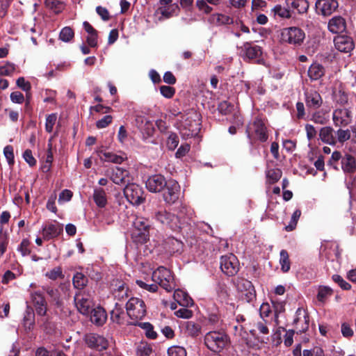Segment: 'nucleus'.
<instances>
[{"mask_svg": "<svg viewBox=\"0 0 356 356\" xmlns=\"http://www.w3.org/2000/svg\"><path fill=\"white\" fill-rule=\"evenodd\" d=\"M285 3L289 8L296 10L299 14L307 13L309 6L307 0H286Z\"/></svg>", "mask_w": 356, "mask_h": 356, "instance_id": "c756f323", "label": "nucleus"}, {"mask_svg": "<svg viewBox=\"0 0 356 356\" xmlns=\"http://www.w3.org/2000/svg\"><path fill=\"white\" fill-rule=\"evenodd\" d=\"M30 241L27 238H24L17 250L19 251L22 256H27L30 254L31 250L29 249Z\"/></svg>", "mask_w": 356, "mask_h": 356, "instance_id": "13d9d810", "label": "nucleus"}, {"mask_svg": "<svg viewBox=\"0 0 356 356\" xmlns=\"http://www.w3.org/2000/svg\"><path fill=\"white\" fill-rule=\"evenodd\" d=\"M332 289L328 286H320L317 294L318 301L324 302L326 299L332 295Z\"/></svg>", "mask_w": 356, "mask_h": 356, "instance_id": "49530a36", "label": "nucleus"}, {"mask_svg": "<svg viewBox=\"0 0 356 356\" xmlns=\"http://www.w3.org/2000/svg\"><path fill=\"white\" fill-rule=\"evenodd\" d=\"M305 102L309 108H318L323 104L321 95L316 90H309L305 92Z\"/></svg>", "mask_w": 356, "mask_h": 356, "instance_id": "b1692460", "label": "nucleus"}, {"mask_svg": "<svg viewBox=\"0 0 356 356\" xmlns=\"http://www.w3.org/2000/svg\"><path fill=\"white\" fill-rule=\"evenodd\" d=\"M246 134L250 140L254 135L261 142H265L268 140L267 128L264 122L259 118H256L248 125Z\"/></svg>", "mask_w": 356, "mask_h": 356, "instance_id": "1a4fd4ad", "label": "nucleus"}, {"mask_svg": "<svg viewBox=\"0 0 356 356\" xmlns=\"http://www.w3.org/2000/svg\"><path fill=\"white\" fill-rule=\"evenodd\" d=\"M305 38V32L296 26L284 28L280 32L281 41L290 44L300 45Z\"/></svg>", "mask_w": 356, "mask_h": 356, "instance_id": "0eeeda50", "label": "nucleus"}, {"mask_svg": "<svg viewBox=\"0 0 356 356\" xmlns=\"http://www.w3.org/2000/svg\"><path fill=\"white\" fill-rule=\"evenodd\" d=\"M185 329L188 335L194 337L200 334L201 326L193 321H187L185 323Z\"/></svg>", "mask_w": 356, "mask_h": 356, "instance_id": "79ce46f5", "label": "nucleus"}, {"mask_svg": "<svg viewBox=\"0 0 356 356\" xmlns=\"http://www.w3.org/2000/svg\"><path fill=\"white\" fill-rule=\"evenodd\" d=\"M333 100L337 104L344 106L348 102V95L342 87H339L333 92Z\"/></svg>", "mask_w": 356, "mask_h": 356, "instance_id": "72a5a7b5", "label": "nucleus"}, {"mask_svg": "<svg viewBox=\"0 0 356 356\" xmlns=\"http://www.w3.org/2000/svg\"><path fill=\"white\" fill-rule=\"evenodd\" d=\"M63 232V225L57 222L49 223L43 227L42 235L45 240L58 236Z\"/></svg>", "mask_w": 356, "mask_h": 356, "instance_id": "5701e85b", "label": "nucleus"}, {"mask_svg": "<svg viewBox=\"0 0 356 356\" xmlns=\"http://www.w3.org/2000/svg\"><path fill=\"white\" fill-rule=\"evenodd\" d=\"M167 181L163 176L155 175L148 178L146 181V188L153 193H159L164 189Z\"/></svg>", "mask_w": 356, "mask_h": 356, "instance_id": "f3484780", "label": "nucleus"}, {"mask_svg": "<svg viewBox=\"0 0 356 356\" xmlns=\"http://www.w3.org/2000/svg\"><path fill=\"white\" fill-rule=\"evenodd\" d=\"M229 337L223 332L211 331L204 337V343L211 351L220 353L228 344Z\"/></svg>", "mask_w": 356, "mask_h": 356, "instance_id": "7ed1b4c3", "label": "nucleus"}, {"mask_svg": "<svg viewBox=\"0 0 356 356\" xmlns=\"http://www.w3.org/2000/svg\"><path fill=\"white\" fill-rule=\"evenodd\" d=\"M179 144V138L175 134H170L167 140V146L169 149H175Z\"/></svg>", "mask_w": 356, "mask_h": 356, "instance_id": "bf43d9fd", "label": "nucleus"}, {"mask_svg": "<svg viewBox=\"0 0 356 356\" xmlns=\"http://www.w3.org/2000/svg\"><path fill=\"white\" fill-rule=\"evenodd\" d=\"M74 31L70 26H65L60 31L59 38L65 42H68L74 38Z\"/></svg>", "mask_w": 356, "mask_h": 356, "instance_id": "de8ad7c7", "label": "nucleus"}, {"mask_svg": "<svg viewBox=\"0 0 356 356\" xmlns=\"http://www.w3.org/2000/svg\"><path fill=\"white\" fill-rule=\"evenodd\" d=\"M168 356H186V350L184 347L173 346L168 350Z\"/></svg>", "mask_w": 356, "mask_h": 356, "instance_id": "603ef678", "label": "nucleus"}, {"mask_svg": "<svg viewBox=\"0 0 356 356\" xmlns=\"http://www.w3.org/2000/svg\"><path fill=\"white\" fill-rule=\"evenodd\" d=\"M220 267L225 275L234 276L238 272L240 264L234 254H227L220 257Z\"/></svg>", "mask_w": 356, "mask_h": 356, "instance_id": "9d476101", "label": "nucleus"}, {"mask_svg": "<svg viewBox=\"0 0 356 356\" xmlns=\"http://www.w3.org/2000/svg\"><path fill=\"white\" fill-rule=\"evenodd\" d=\"M208 2L206 0H197L196 6L200 11L204 12L206 14L211 13L213 8L208 5Z\"/></svg>", "mask_w": 356, "mask_h": 356, "instance_id": "052dcab7", "label": "nucleus"}, {"mask_svg": "<svg viewBox=\"0 0 356 356\" xmlns=\"http://www.w3.org/2000/svg\"><path fill=\"white\" fill-rule=\"evenodd\" d=\"M334 42L336 49L341 52L348 53L354 49L353 39L348 35H337L334 38Z\"/></svg>", "mask_w": 356, "mask_h": 356, "instance_id": "a211bd4d", "label": "nucleus"}, {"mask_svg": "<svg viewBox=\"0 0 356 356\" xmlns=\"http://www.w3.org/2000/svg\"><path fill=\"white\" fill-rule=\"evenodd\" d=\"M127 314L133 321L131 323L137 325L146 314V306L144 301L138 298H130L126 304Z\"/></svg>", "mask_w": 356, "mask_h": 356, "instance_id": "20e7f679", "label": "nucleus"}, {"mask_svg": "<svg viewBox=\"0 0 356 356\" xmlns=\"http://www.w3.org/2000/svg\"><path fill=\"white\" fill-rule=\"evenodd\" d=\"M124 318V313L123 308L118 303L111 312V319L113 323L118 324H123Z\"/></svg>", "mask_w": 356, "mask_h": 356, "instance_id": "f704fd0d", "label": "nucleus"}, {"mask_svg": "<svg viewBox=\"0 0 356 356\" xmlns=\"http://www.w3.org/2000/svg\"><path fill=\"white\" fill-rule=\"evenodd\" d=\"M139 120L141 122L142 124L144 123L143 126L139 127L143 134L147 135V136L148 137L152 136L154 131V127L153 124L147 120H144V119L140 117L136 119L137 124H138Z\"/></svg>", "mask_w": 356, "mask_h": 356, "instance_id": "a19ab883", "label": "nucleus"}, {"mask_svg": "<svg viewBox=\"0 0 356 356\" xmlns=\"http://www.w3.org/2000/svg\"><path fill=\"white\" fill-rule=\"evenodd\" d=\"M45 6L54 10L56 13H59L61 10V6L63 4L60 1H56L55 0H45Z\"/></svg>", "mask_w": 356, "mask_h": 356, "instance_id": "0e129e2a", "label": "nucleus"}, {"mask_svg": "<svg viewBox=\"0 0 356 356\" xmlns=\"http://www.w3.org/2000/svg\"><path fill=\"white\" fill-rule=\"evenodd\" d=\"M137 324L145 331L147 337L152 339L156 338L157 334L154 331V327L152 324L149 323H138Z\"/></svg>", "mask_w": 356, "mask_h": 356, "instance_id": "09e8293b", "label": "nucleus"}, {"mask_svg": "<svg viewBox=\"0 0 356 356\" xmlns=\"http://www.w3.org/2000/svg\"><path fill=\"white\" fill-rule=\"evenodd\" d=\"M341 167L346 172H353L356 169L355 158L350 154H346L341 159Z\"/></svg>", "mask_w": 356, "mask_h": 356, "instance_id": "c9c22d12", "label": "nucleus"}, {"mask_svg": "<svg viewBox=\"0 0 356 356\" xmlns=\"http://www.w3.org/2000/svg\"><path fill=\"white\" fill-rule=\"evenodd\" d=\"M161 94L165 98L170 99L175 94V89L169 86H161L159 88Z\"/></svg>", "mask_w": 356, "mask_h": 356, "instance_id": "4d7b16f0", "label": "nucleus"}, {"mask_svg": "<svg viewBox=\"0 0 356 356\" xmlns=\"http://www.w3.org/2000/svg\"><path fill=\"white\" fill-rule=\"evenodd\" d=\"M200 130V115L191 110L182 117L180 124V133L184 137L190 138L196 136Z\"/></svg>", "mask_w": 356, "mask_h": 356, "instance_id": "f03ea898", "label": "nucleus"}, {"mask_svg": "<svg viewBox=\"0 0 356 356\" xmlns=\"http://www.w3.org/2000/svg\"><path fill=\"white\" fill-rule=\"evenodd\" d=\"M86 344L98 350H105L108 346V341L102 336L96 334H90L86 337Z\"/></svg>", "mask_w": 356, "mask_h": 356, "instance_id": "412c9836", "label": "nucleus"}, {"mask_svg": "<svg viewBox=\"0 0 356 356\" xmlns=\"http://www.w3.org/2000/svg\"><path fill=\"white\" fill-rule=\"evenodd\" d=\"M77 310L83 315H88L94 307L91 292L89 291H79L74 298Z\"/></svg>", "mask_w": 356, "mask_h": 356, "instance_id": "6e6552de", "label": "nucleus"}, {"mask_svg": "<svg viewBox=\"0 0 356 356\" xmlns=\"http://www.w3.org/2000/svg\"><path fill=\"white\" fill-rule=\"evenodd\" d=\"M301 216V211L299 209H297L292 214L291 220L288 225H286L284 229L286 232H291L296 229L298 221Z\"/></svg>", "mask_w": 356, "mask_h": 356, "instance_id": "a18cd8bd", "label": "nucleus"}, {"mask_svg": "<svg viewBox=\"0 0 356 356\" xmlns=\"http://www.w3.org/2000/svg\"><path fill=\"white\" fill-rule=\"evenodd\" d=\"M152 278L156 284L168 292L172 291L176 286L172 273L163 266H160L155 270Z\"/></svg>", "mask_w": 356, "mask_h": 356, "instance_id": "423d86ee", "label": "nucleus"}, {"mask_svg": "<svg viewBox=\"0 0 356 356\" xmlns=\"http://www.w3.org/2000/svg\"><path fill=\"white\" fill-rule=\"evenodd\" d=\"M149 225L148 220L143 217H136L133 222L131 238L138 243H144L149 238Z\"/></svg>", "mask_w": 356, "mask_h": 356, "instance_id": "39448f33", "label": "nucleus"}, {"mask_svg": "<svg viewBox=\"0 0 356 356\" xmlns=\"http://www.w3.org/2000/svg\"><path fill=\"white\" fill-rule=\"evenodd\" d=\"M297 333H302L307 330L309 327V316L302 308H298L296 312L293 320Z\"/></svg>", "mask_w": 356, "mask_h": 356, "instance_id": "dca6fc26", "label": "nucleus"}, {"mask_svg": "<svg viewBox=\"0 0 356 356\" xmlns=\"http://www.w3.org/2000/svg\"><path fill=\"white\" fill-rule=\"evenodd\" d=\"M312 120L316 124H325L328 121V116L325 111L319 110L313 113Z\"/></svg>", "mask_w": 356, "mask_h": 356, "instance_id": "c03bdc74", "label": "nucleus"}, {"mask_svg": "<svg viewBox=\"0 0 356 356\" xmlns=\"http://www.w3.org/2000/svg\"><path fill=\"white\" fill-rule=\"evenodd\" d=\"M35 323V314L32 309L27 307L24 318L23 325L26 330H31L33 329Z\"/></svg>", "mask_w": 356, "mask_h": 356, "instance_id": "4c0bfd02", "label": "nucleus"}, {"mask_svg": "<svg viewBox=\"0 0 356 356\" xmlns=\"http://www.w3.org/2000/svg\"><path fill=\"white\" fill-rule=\"evenodd\" d=\"M113 118L111 115H105L101 120L96 122V126L98 129H103L108 126L112 122Z\"/></svg>", "mask_w": 356, "mask_h": 356, "instance_id": "774afa93", "label": "nucleus"}, {"mask_svg": "<svg viewBox=\"0 0 356 356\" xmlns=\"http://www.w3.org/2000/svg\"><path fill=\"white\" fill-rule=\"evenodd\" d=\"M93 200L97 207L103 208L107 204L106 194L104 189L95 188L93 193Z\"/></svg>", "mask_w": 356, "mask_h": 356, "instance_id": "e433bc0d", "label": "nucleus"}, {"mask_svg": "<svg viewBox=\"0 0 356 356\" xmlns=\"http://www.w3.org/2000/svg\"><path fill=\"white\" fill-rule=\"evenodd\" d=\"M336 0H318L316 3L317 10L323 16H329L338 8Z\"/></svg>", "mask_w": 356, "mask_h": 356, "instance_id": "6ab92c4d", "label": "nucleus"}, {"mask_svg": "<svg viewBox=\"0 0 356 356\" xmlns=\"http://www.w3.org/2000/svg\"><path fill=\"white\" fill-rule=\"evenodd\" d=\"M233 106L227 101H222L219 103L218 109L223 115H227L232 111Z\"/></svg>", "mask_w": 356, "mask_h": 356, "instance_id": "680f3d73", "label": "nucleus"}, {"mask_svg": "<svg viewBox=\"0 0 356 356\" xmlns=\"http://www.w3.org/2000/svg\"><path fill=\"white\" fill-rule=\"evenodd\" d=\"M191 214L186 207H181L178 216H175L165 209H160L153 213V218L161 225L174 231H178L185 225L189 224V216Z\"/></svg>", "mask_w": 356, "mask_h": 356, "instance_id": "f257e3e1", "label": "nucleus"}, {"mask_svg": "<svg viewBox=\"0 0 356 356\" xmlns=\"http://www.w3.org/2000/svg\"><path fill=\"white\" fill-rule=\"evenodd\" d=\"M271 12L275 16H278L282 19H290L291 17V13L289 8L283 7L280 4L275 6L272 8Z\"/></svg>", "mask_w": 356, "mask_h": 356, "instance_id": "ea45409f", "label": "nucleus"}, {"mask_svg": "<svg viewBox=\"0 0 356 356\" xmlns=\"http://www.w3.org/2000/svg\"><path fill=\"white\" fill-rule=\"evenodd\" d=\"M99 156L103 162H111L116 164L122 163L126 159L124 155H118L111 152L99 151Z\"/></svg>", "mask_w": 356, "mask_h": 356, "instance_id": "bb28decb", "label": "nucleus"}, {"mask_svg": "<svg viewBox=\"0 0 356 356\" xmlns=\"http://www.w3.org/2000/svg\"><path fill=\"white\" fill-rule=\"evenodd\" d=\"M275 321L278 323V315L284 311V303L278 300H272Z\"/></svg>", "mask_w": 356, "mask_h": 356, "instance_id": "864d4df0", "label": "nucleus"}, {"mask_svg": "<svg viewBox=\"0 0 356 356\" xmlns=\"http://www.w3.org/2000/svg\"><path fill=\"white\" fill-rule=\"evenodd\" d=\"M209 22L216 26H222L234 24L233 18L228 15L216 13L209 17Z\"/></svg>", "mask_w": 356, "mask_h": 356, "instance_id": "7c9ffc66", "label": "nucleus"}, {"mask_svg": "<svg viewBox=\"0 0 356 356\" xmlns=\"http://www.w3.org/2000/svg\"><path fill=\"white\" fill-rule=\"evenodd\" d=\"M332 280L338 284V285L343 290H349L351 288V285L348 283L339 275H333L332 277Z\"/></svg>", "mask_w": 356, "mask_h": 356, "instance_id": "6e6d98bb", "label": "nucleus"}, {"mask_svg": "<svg viewBox=\"0 0 356 356\" xmlns=\"http://www.w3.org/2000/svg\"><path fill=\"white\" fill-rule=\"evenodd\" d=\"M345 19L340 16L334 17L328 22V29L333 33H342L346 30Z\"/></svg>", "mask_w": 356, "mask_h": 356, "instance_id": "393cba45", "label": "nucleus"}, {"mask_svg": "<svg viewBox=\"0 0 356 356\" xmlns=\"http://www.w3.org/2000/svg\"><path fill=\"white\" fill-rule=\"evenodd\" d=\"M15 70V65L10 62H6L4 65L0 66L1 76H10Z\"/></svg>", "mask_w": 356, "mask_h": 356, "instance_id": "3c124183", "label": "nucleus"}, {"mask_svg": "<svg viewBox=\"0 0 356 356\" xmlns=\"http://www.w3.org/2000/svg\"><path fill=\"white\" fill-rule=\"evenodd\" d=\"M320 139L329 145L335 144V138L333 136V129L330 127H325L321 129L319 133Z\"/></svg>", "mask_w": 356, "mask_h": 356, "instance_id": "473e14b6", "label": "nucleus"}, {"mask_svg": "<svg viewBox=\"0 0 356 356\" xmlns=\"http://www.w3.org/2000/svg\"><path fill=\"white\" fill-rule=\"evenodd\" d=\"M17 86L22 90L28 92L31 90V86L30 82L26 81L24 77H19L16 81Z\"/></svg>", "mask_w": 356, "mask_h": 356, "instance_id": "69168bd1", "label": "nucleus"}, {"mask_svg": "<svg viewBox=\"0 0 356 356\" xmlns=\"http://www.w3.org/2000/svg\"><path fill=\"white\" fill-rule=\"evenodd\" d=\"M237 288L241 292L243 299L248 302H250L256 298V291L250 281L245 279L238 280Z\"/></svg>", "mask_w": 356, "mask_h": 356, "instance_id": "2eb2a0df", "label": "nucleus"}, {"mask_svg": "<svg viewBox=\"0 0 356 356\" xmlns=\"http://www.w3.org/2000/svg\"><path fill=\"white\" fill-rule=\"evenodd\" d=\"M163 194L165 202L169 204L175 203L179 196V185L174 180L169 181L165 186Z\"/></svg>", "mask_w": 356, "mask_h": 356, "instance_id": "4468645a", "label": "nucleus"}, {"mask_svg": "<svg viewBox=\"0 0 356 356\" xmlns=\"http://www.w3.org/2000/svg\"><path fill=\"white\" fill-rule=\"evenodd\" d=\"M83 26L88 33L86 38L88 44L90 47H96L97 46V31L88 22H84Z\"/></svg>", "mask_w": 356, "mask_h": 356, "instance_id": "c85d7f7f", "label": "nucleus"}, {"mask_svg": "<svg viewBox=\"0 0 356 356\" xmlns=\"http://www.w3.org/2000/svg\"><path fill=\"white\" fill-rule=\"evenodd\" d=\"M173 298L179 305L184 307H188L193 305L192 298L186 292L181 289H176L175 291Z\"/></svg>", "mask_w": 356, "mask_h": 356, "instance_id": "cd10ccee", "label": "nucleus"}, {"mask_svg": "<svg viewBox=\"0 0 356 356\" xmlns=\"http://www.w3.org/2000/svg\"><path fill=\"white\" fill-rule=\"evenodd\" d=\"M325 74V69L319 63H313L308 70V76L312 80H318Z\"/></svg>", "mask_w": 356, "mask_h": 356, "instance_id": "2f4dec72", "label": "nucleus"}, {"mask_svg": "<svg viewBox=\"0 0 356 356\" xmlns=\"http://www.w3.org/2000/svg\"><path fill=\"white\" fill-rule=\"evenodd\" d=\"M241 48L244 52L245 59L248 60H259L262 54V50L259 46L252 44L250 42H245Z\"/></svg>", "mask_w": 356, "mask_h": 356, "instance_id": "aec40b11", "label": "nucleus"}, {"mask_svg": "<svg viewBox=\"0 0 356 356\" xmlns=\"http://www.w3.org/2000/svg\"><path fill=\"white\" fill-rule=\"evenodd\" d=\"M250 333L261 343H268L269 341V329L264 319L257 322Z\"/></svg>", "mask_w": 356, "mask_h": 356, "instance_id": "ddd939ff", "label": "nucleus"}, {"mask_svg": "<svg viewBox=\"0 0 356 356\" xmlns=\"http://www.w3.org/2000/svg\"><path fill=\"white\" fill-rule=\"evenodd\" d=\"M90 314H91V322L98 326L102 325L106 321V313L105 310L101 307H97L94 309L92 308Z\"/></svg>", "mask_w": 356, "mask_h": 356, "instance_id": "a878e982", "label": "nucleus"}, {"mask_svg": "<svg viewBox=\"0 0 356 356\" xmlns=\"http://www.w3.org/2000/svg\"><path fill=\"white\" fill-rule=\"evenodd\" d=\"M3 154L6 158L9 165H12L14 163V154L13 148L11 145H7L3 149Z\"/></svg>", "mask_w": 356, "mask_h": 356, "instance_id": "338daca9", "label": "nucleus"}, {"mask_svg": "<svg viewBox=\"0 0 356 356\" xmlns=\"http://www.w3.org/2000/svg\"><path fill=\"white\" fill-rule=\"evenodd\" d=\"M57 120V115L55 113H51L47 115L46 118L45 129L48 133L53 131L54 126Z\"/></svg>", "mask_w": 356, "mask_h": 356, "instance_id": "5fc2aeb1", "label": "nucleus"}, {"mask_svg": "<svg viewBox=\"0 0 356 356\" xmlns=\"http://www.w3.org/2000/svg\"><path fill=\"white\" fill-rule=\"evenodd\" d=\"M337 136L339 142L343 143L350 138V132L348 129H339L337 131Z\"/></svg>", "mask_w": 356, "mask_h": 356, "instance_id": "e2e57ef3", "label": "nucleus"}, {"mask_svg": "<svg viewBox=\"0 0 356 356\" xmlns=\"http://www.w3.org/2000/svg\"><path fill=\"white\" fill-rule=\"evenodd\" d=\"M124 194L127 200L133 204H140L144 201L143 191L136 184H128L124 188Z\"/></svg>", "mask_w": 356, "mask_h": 356, "instance_id": "9b49d317", "label": "nucleus"}, {"mask_svg": "<svg viewBox=\"0 0 356 356\" xmlns=\"http://www.w3.org/2000/svg\"><path fill=\"white\" fill-rule=\"evenodd\" d=\"M110 179L115 184H125L129 181V172L127 170L115 167L112 169L109 174Z\"/></svg>", "mask_w": 356, "mask_h": 356, "instance_id": "4be33fe9", "label": "nucleus"}, {"mask_svg": "<svg viewBox=\"0 0 356 356\" xmlns=\"http://www.w3.org/2000/svg\"><path fill=\"white\" fill-rule=\"evenodd\" d=\"M332 120L335 127H346L352 122V113L346 108L334 110Z\"/></svg>", "mask_w": 356, "mask_h": 356, "instance_id": "f8f14e48", "label": "nucleus"}, {"mask_svg": "<svg viewBox=\"0 0 356 356\" xmlns=\"http://www.w3.org/2000/svg\"><path fill=\"white\" fill-rule=\"evenodd\" d=\"M280 264L283 273H287L291 268L289 255L286 250H282L280 252Z\"/></svg>", "mask_w": 356, "mask_h": 356, "instance_id": "58836bf2", "label": "nucleus"}, {"mask_svg": "<svg viewBox=\"0 0 356 356\" xmlns=\"http://www.w3.org/2000/svg\"><path fill=\"white\" fill-rule=\"evenodd\" d=\"M73 285L77 289H82L88 283V278L81 273H76L73 277Z\"/></svg>", "mask_w": 356, "mask_h": 356, "instance_id": "37998d69", "label": "nucleus"}, {"mask_svg": "<svg viewBox=\"0 0 356 356\" xmlns=\"http://www.w3.org/2000/svg\"><path fill=\"white\" fill-rule=\"evenodd\" d=\"M266 177L270 184L277 182L282 177V171L280 169H270L266 172Z\"/></svg>", "mask_w": 356, "mask_h": 356, "instance_id": "8fccbe9b", "label": "nucleus"}]
</instances>
